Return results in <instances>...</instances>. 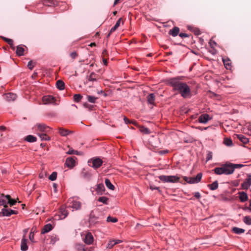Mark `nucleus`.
Segmentation results:
<instances>
[{"mask_svg": "<svg viewBox=\"0 0 251 251\" xmlns=\"http://www.w3.org/2000/svg\"><path fill=\"white\" fill-rule=\"evenodd\" d=\"M251 185V173L248 174L247 178L245 180L244 182L242 184L241 186L243 189H248Z\"/></svg>", "mask_w": 251, "mask_h": 251, "instance_id": "obj_9", "label": "nucleus"}, {"mask_svg": "<svg viewBox=\"0 0 251 251\" xmlns=\"http://www.w3.org/2000/svg\"><path fill=\"white\" fill-rule=\"evenodd\" d=\"M75 249L76 251H89L85 245L80 244H76Z\"/></svg>", "mask_w": 251, "mask_h": 251, "instance_id": "obj_23", "label": "nucleus"}, {"mask_svg": "<svg viewBox=\"0 0 251 251\" xmlns=\"http://www.w3.org/2000/svg\"><path fill=\"white\" fill-rule=\"evenodd\" d=\"M141 130L142 132H143L145 133H146V134L150 133V131L149 129L148 128L145 127H143L141 128Z\"/></svg>", "mask_w": 251, "mask_h": 251, "instance_id": "obj_52", "label": "nucleus"}, {"mask_svg": "<svg viewBox=\"0 0 251 251\" xmlns=\"http://www.w3.org/2000/svg\"><path fill=\"white\" fill-rule=\"evenodd\" d=\"M218 183L217 181H215L212 184H208V187L211 190H215L218 188Z\"/></svg>", "mask_w": 251, "mask_h": 251, "instance_id": "obj_31", "label": "nucleus"}, {"mask_svg": "<svg viewBox=\"0 0 251 251\" xmlns=\"http://www.w3.org/2000/svg\"><path fill=\"white\" fill-rule=\"evenodd\" d=\"M167 152H168V151L167 150H165V151H161L160 152V153L161 154H163L166 153Z\"/></svg>", "mask_w": 251, "mask_h": 251, "instance_id": "obj_64", "label": "nucleus"}, {"mask_svg": "<svg viewBox=\"0 0 251 251\" xmlns=\"http://www.w3.org/2000/svg\"><path fill=\"white\" fill-rule=\"evenodd\" d=\"M245 128H247L248 130V134L249 135H251V123H247L246 125Z\"/></svg>", "mask_w": 251, "mask_h": 251, "instance_id": "obj_49", "label": "nucleus"}, {"mask_svg": "<svg viewBox=\"0 0 251 251\" xmlns=\"http://www.w3.org/2000/svg\"><path fill=\"white\" fill-rule=\"evenodd\" d=\"M237 138L244 144H247L249 141V139L243 135L238 134L237 135Z\"/></svg>", "mask_w": 251, "mask_h": 251, "instance_id": "obj_25", "label": "nucleus"}, {"mask_svg": "<svg viewBox=\"0 0 251 251\" xmlns=\"http://www.w3.org/2000/svg\"><path fill=\"white\" fill-rule=\"evenodd\" d=\"M210 120V118L207 114H201L198 119L199 122L202 124H206Z\"/></svg>", "mask_w": 251, "mask_h": 251, "instance_id": "obj_14", "label": "nucleus"}, {"mask_svg": "<svg viewBox=\"0 0 251 251\" xmlns=\"http://www.w3.org/2000/svg\"><path fill=\"white\" fill-rule=\"evenodd\" d=\"M108 199L106 197H100L98 199V201L104 204H107V201Z\"/></svg>", "mask_w": 251, "mask_h": 251, "instance_id": "obj_44", "label": "nucleus"}, {"mask_svg": "<svg viewBox=\"0 0 251 251\" xmlns=\"http://www.w3.org/2000/svg\"><path fill=\"white\" fill-rule=\"evenodd\" d=\"M57 88L60 90H62L64 89L65 84L64 82L61 80H58L56 83Z\"/></svg>", "mask_w": 251, "mask_h": 251, "instance_id": "obj_30", "label": "nucleus"}, {"mask_svg": "<svg viewBox=\"0 0 251 251\" xmlns=\"http://www.w3.org/2000/svg\"><path fill=\"white\" fill-rule=\"evenodd\" d=\"M6 99L7 101H13L16 100L17 96L12 93H8L5 94Z\"/></svg>", "mask_w": 251, "mask_h": 251, "instance_id": "obj_22", "label": "nucleus"}, {"mask_svg": "<svg viewBox=\"0 0 251 251\" xmlns=\"http://www.w3.org/2000/svg\"><path fill=\"white\" fill-rule=\"evenodd\" d=\"M105 190L104 186L103 184L100 183L97 185V191L98 193H102Z\"/></svg>", "mask_w": 251, "mask_h": 251, "instance_id": "obj_39", "label": "nucleus"}, {"mask_svg": "<svg viewBox=\"0 0 251 251\" xmlns=\"http://www.w3.org/2000/svg\"><path fill=\"white\" fill-rule=\"evenodd\" d=\"M239 198L240 201L242 202L247 201L248 199V196L247 194L244 192H239L238 193Z\"/></svg>", "mask_w": 251, "mask_h": 251, "instance_id": "obj_16", "label": "nucleus"}, {"mask_svg": "<svg viewBox=\"0 0 251 251\" xmlns=\"http://www.w3.org/2000/svg\"><path fill=\"white\" fill-rule=\"evenodd\" d=\"M27 67L31 70L33 69V68L34 67V65H32V61H30L28 62V63L27 64Z\"/></svg>", "mask_w": 251, "mask_h": 251, "instance_id": "obj_55", "label": "nucleus"}, {"mask_svg": "<svg viewBox=\"0 0 251 251\" xmlns=\"http://www.w3.org/2000/svg\"><path fill=\"white\" fill-rule=\"evenodd\" d=\"M57 173L55 172H53L49 176V178L50 180L51 181H54V180H56V179L57 178Z\"/></svg>", "mask_w": 251, "mask_h": 251, "instance_id": "obj_47", "label": "nucleus"}, {"mask_svg": "<svg viewBox=\"0 0 251 251\" xmlns=\"http://www.w3.org/2000/svg\"><path fill=\"white\" fill-rule=\"evenodd\" d=\"M84 243L87 245H91L94 242V237L90 232H88L85 235V238L83 239Z\"/></svg>", "mask_w": 251, "mask_h": 251, "instance_id": "obj_10", "label": "nucleus"}, {"mask_svg": "<svg viewBox=\"0 0 251 251\" xmlns=\"http://www.w3.org/2000/svg\"><path fill=\"white\" fill-rule=\"evenodd\" d=\"M243 222L247 225H251V217L246 216L243 218Z\"/></svg>", "mask_w": 251, "mask_h": 251, "instance_id": "obj_40", "label": "nucleus"}, {"mask_svg": "<svg viewBox=\"0 0 251 251\" xmlns=\"http://www.w3.org/2000/svg\"><path fill=\"white\" fill-rule=\"evenodd\" d=\"M59 133L61 136H66L70 133V131L65 129L59 128Z\"/></svg>", "mask_w": 251, "mask_h": 251, "instance_id": "obj_37", "label": "nucleus"}, {"mask_svg": "<svg viewBox=\"0 0 251 251\" xmlns=\"http://www.w3.org/2000/svg\"><path fill=\"white\" fill-rule=\"evenodd\" d=\"M21 250L22 251H26L28 250L27 240L24 238L21 241Z\"/></svg>", "mask_w": 251, "mask_h": 251, "instance_id": "obj_17", "label": "nucleus"}, {"mask_svg": "<svg viewBox=\"0 0 251 251\" xmlns=\"http://www.w3.org/2000/svg\"><path fill=\"white\" fill-rule=\"evenodd\" d=\"M124 121H125V123L126 124H128L129 123H130V121L129 120V119L127 118H126V117H124Z\"/></svg>", "mask_w": 251, "mask_h": 251, "instance_id": "obj_61", "label": "nucleus"}, {"mask_svg": "<svg viewBox=\"0 0 251 251\" xmlns=\"http://www.w3.org/2000/svg\"><path fill=\"white\" fill-rule=\"evenodd\" d=\"M121 21H122L121 18L118 20V21L116 22L114 26L111 28L110 32H109V34H108V36H107L108 37L110 36V35L111 34V33L114 32L117 29V28L120 26Z\"/></svg>", "mask_w": 251, "mask_h": 251, "instance_id": "obj_19", "label": "nucleus"}, {"mask_svg": "<svg viewBox=\"0 0 251 251\" xmlns=\"http://www.w3.org/2000/svg\"><path fill=\"white\" fill-rule=\"evenodd\" d=\"M25 140L27 142L33 143L37 141V138L33 135H28L25 137Z\"/></svg>", "mask_w": 251, "mask_h": 251, "instance_id": "obj_26", "label": "nucleus"}, {"mask_svg": "<svg viewBox=\"0 0 251 251\" xmlns=\"http://www.w3.org/2000/svg\"><path fill=\"white\" fill-rule=\"evenodd\" d=\"M233 168H232L229 163H226L221 165V167H216L212 171L218 175H229L233 173Z\"/></svg>", "mask_w": 251, "mask_h": 251, "instance_id": "obj_1", "label": "nucleus"}, {"mask_svg": "<svg viewBox=\"0 0 251 251\" xmlns=\"http://www.w3.org/2000/svg\"><path fill=\"white\" fill-rule=\"evenodd\" d=\"M33 128L37 131L48 132L50 128L44 124L38 123L36 124Z\"/></svg>", "mask_w": 251, "mask_h": 251, "instance_id": "obj_7", "label": "nucleus"}, {"mask_svg": "<svg viewBox=\"0 0 251 251\" xmlns=\"http://www.w3.org/2000/svg\"><path fill=\"white\" fill-rule=\"evenodd\" d=\"M123 242L122 240L112 239L110 240L107 245L106 248L108 249H112L115 245Z\"/></svg>", "mask_w": 251, "mask_h": 251, "instance_id": "obj_11", "label": "nucleus"}, {"mask_svg": "<svg viewBox=\"0 0 251 251\" xmlns=\"http://www.w3.org/2000/svg\"><path fill=\"white\" fill-rule=\"evenodd\" d=\"M38 135L40 137L41 141H50V138L45 133H38Z\"/></svg>", "mask_w": 251, "mask_h": 251, "instance_id": "obj_33", "label": "nucleus"}, {"mask_svg": "<svg viewBox=\"0 0 251 251\" xmlns=\"http://www.w3.org/2000/svg\"><path fill=\"white\" fill-rule=\"evenodd\" d=\"M59 239V238L58 236L57 235L53 234L50 236V244L53 245L58 241Z\"/></svg>", "mask_w": 251, "mask_h": 251, "instance_id": "obj_34", "label": "nucleus"}, {"mask_svg": "<svg viewBox=\"0 0 251 251\" xmlns=\"http://www.w3.org/2000/svg\"><path fill=\"white\" fill-rule=\"evenodd\" d=\"M102 164V161L99 158H95L88 161V165L94 169L100 168Z\"/></svg>", "mask_w": 251, "mask_h": 251, "instance_id": "obj_6", "label": "nucleus"}, {"mask_svg": "<svg viewBox=\"0 0 251 251\" xmlns=\"http://www.w3.org/2000/svg\"><path fill=\"white\" fill-rule=\"evenodd\" d=\"M179 32V28L178 27H174L169 31V34L174 37L176 36Z\"/></svg>", "mask_w": 251, "mask_h": 251, "instance_id": "obj_24", "label": "nucleus"}, {"mask_svg": "<svg viewBox=\"0 0 251 251\" xmlns=\"http://www.w3.org/2000/svg\"><path fill=\"white\" fill-rule=\"evenodd\" d=\"M230 166L233 168V172L234 171L235 169L236 168H241L244 166V165L242 164H233L229 163Z\"/></svg>", "mask_w": 251, "mask_h": 251, "instance_id": "obj_45", "label": "nucleus"}, {"mask_svg": "<svg viewBox=\"0 0 251 251\" xmlns=\"http://www.w3.org/2000/svg\"><path fill=\"white\" fill-rule=\"evenodd\" d=\"M87 99L89 102L94 103L96 102V100H97L98 98L89 95L87 96Z\"/></svg>", "mask_w": 251, "mask_h": 251, "instance_id": "obj_41", "label": "nucleus"}, {"mask_svg": "<svg viewBox=\"0 0 251 251\" xmlns=\"http://www.w3.org/2000/svg\"><path fill=\"white\" fill-rule=\"evenodd\" d=\"M52 229V226L50 224H48L44 226L41 231V234H45Z\"/></svg>", "mask_w": 251, "mask_h": 251, "instance_id": "obj_18", "label": "nucleus"}, {"mask_svg": "<svg viewBox=\"0 0 251 251\" xmlns=\"http://www.w3.org/2000/svg\"><path fill=\"white\" fill-rule=\"evenodd\" d=\"M60 212L61 215H60V219H65L68 215V212L66 210V207L62 206L60 209Z\"/></svg>", "mask_w": 251, "mask_h": 251, "instance_id": "obj_15", "label": "nucleus"}, {"mask_svg": "<svg viewBox=\"0 0 251 251\" xmlns=\"http://www.w3.org/2000/svg\"><path fill=\"white\" fill-rule=\"evenodd\" d=\"M68 207L72 208L73 210H77L81 208V202L73 198H70L68 201Z\"/></svg>", "mask_w": 251, "mask_h": 251, "instance_id": "obj_5", "label": "nucleus"}, {"mask_svg": "<svg viewBox=\"0 0 251 251\" xmlns=\"http://www.w3.org/2000/svg\"><path fill=\"white\" fill-rule=\"evenodd\" d=\"M208 127H203H203H200V126H199V127H197V129H200V130H203V129H204V130H206Z\"/></svg>", "mask_w": 251, "mask_h": 251, "instance_id": "obj_63", "label": "nucleus"}, {"mask_svg": "<svg viewBox=\"0 0 251 251\" xmlns=\"http://www.w3.org/2000/svg\"><path fill=\"white\" fill-rule=\"evenodd\" d=\"M245 229L243 228H241L237 227H234L232 228V231L237 234H241L245 232Z\"/></svg>", "mask_w": 251, "mask_h": 251, "instance_id": "obj_32", "label": "nucleus"}, {"mask_svg": "<svg viewBox=\"0 0 251 251\" xmlns=\"http://www.w3.org/2000/svg\"><path fill=\"white\" fill-rule=\"evenodd\" d=\"M155 100V95L154 94H150L148 96V101L151 104H153Z\"/></svg>", "mask_w": 251, "mask_h": 251, "instance_id": "obj_36", "label": "nucleus"}, {"mask_svg": "<svg viewBox=\"0 0 251 251\" xmlns=\"http://www.w3.org/2000/svg\"><path fill=\"white\" fill-rule=\"evenodd\" d=\"M43 4L45 5L51 6L53 5H54V2L53 0H44Z\"/></svg>", "mask_w": 251, "mask_h": 251, "instance_id": "obj_42", "label": "nucleus"}, {"mask_svg": "<svg viewBox=\"0 0 251 251\" xmlns=\"http://www.w3.org/2000/svg\"><path fill=\"white\" fill-rule=\"evenodd\" d=\"M223 61L225 66V67L227 69H230L231 66V61L228 58H223Z\"/></svg>", "mask_w": 251, "mask_h": 251, "instance_id": "obj_28", "label": "nucleus"}, {"mask_svg": "<svg viewBox=\"0 0 251 251\" xmlns=\"http://www.w3.org/2000/svg\"><path fill=\"white\" fill-rule=\"evenodd\" d=\"M3 206L4 208L7 207L5 195L2 194L0 196V206Z\"/></svg>", "mask_w": 251, "mask_h": 251, "instance_id": "obj_21", "label": "nucleus"}, {"mask_svg": "<svg viewBox=\"0 0 251 251\" xmlns=\"http://www.w3.org/2000/svg\"><path fill=\"white\" fill-rule=\"evenodd\" d=\"M43 101L44 104H47L53 103L55 102L54 98L51 96H45L43 97Z\"/></svg>", "mask_w": 251, "mask_h": 251, "instance_id": "obj_13", "label": "nucleus"}, {"mask_svg": "<svg viewBox=\"0 0 251 251\" xmlns=\"http://www.w3.org/2000/svg\"><path fill=\"white\" fill-rule=\"evenodd\" d=\"M180 94L181 97H182L183 98H187L191 97V89L187 84L184 85V87L181 90Z\"/></svg>", "mask_w": 251, "mask_h": 251, "instance_id": "obj_8", "label": "nucleus"}, {"mask_svg": "<svg viewBox=\"0 0 251 251\" xmlns=\"http://www.w3.org/2000/svg\"><path fill=\"white\" fill-rule=\"evenodd\" d=\"M166 83L173 87L174 91H177L179 93L181 90L186 84L185 82H181L179 80L178 78H171L166 80Z\"/></svg>", "mask_w": 251, "mask_h": 251, "instance_id": "obj_2", "label": "nucleus"}, {"mask_svg": "<svg viewBox=\"0 0 251 251\" xmlns=\"http://www.w3.org/2000/svg\"><path fill=\"white\" fill-rule=\"evenodd\" d=\"M106 221L108 222L116 223L118 221V219L115 217H112L109 216L107 218Z\"/></svg>", "mask_w": 251, "mask_h": 251, "instance_id": "obj_48", "label": "nucleus"}, {"mask_svg": "<svg viewBox=\"0 0 251 251\" xmlns=\"http://www.w3.org/2000/svg\"><path fill=\"white\" fill-rule=\"evenodd\" d=\"M4 40L10 45V46H13V41L9 38H4Z\"/></svg>", "mask_w": 251, "mask_h": 251, "instance_id": "obj_53", "label": "nucleus"}, {"mask_svg": "<svg viewBox=\"0 0 251 251\" xmlns=\"http://www.w3.org/2000/svg\"><path fill=\"white\" fill-rule=\"evenodd\" d=\"M212 158V152L208 151L206 155V161L211 160Z\"/></svg>", "mask_w": 251, "mask_h": 251, "instance_id": "obj_51", "label": "nucleus"}, {"mask_svg": "<svg viewBox=\"0 0 251 251\" xmlns=\"http://www.w3.org/2000/svg\"><path fill=\"white\" fill-rule=\"evenodd\" d=\"M96 76H97V75L95 73L92 72L90 74V75L88 76V79L89 81H96V80H97Z\"/></svg>", "mask_w": 251, "mask_h": 251, "instance_id": "obj_38", "label": "nucleus"}, {"mask_svg": "<svg viewBox=\"0 0 251 251\" xmlns=\"http://www.w3.org/2000/svg\"><path fill=\"white\" fill-rule=\"evenodd\" d=\"M17 213V212L15 210H13L12 209L9 210V214H10V216H11V215H13V214H16Z\"/></svg>", "mask_w": 251, "mask_h": 251, "instance_id": "obj_60", "label": "nucleus"}, {"mask_svg": "<svg viewBox=\"0 0 251 251\" xmlns=\"http://www.w3.org/2000/svg\"><path fill=\"white\" fill-rule=\"evenodd\" d=\"M24 48L21 45H19L17 47L16 52L18 55L22 56L24 55Z\"/></svg>", "mask_w": 251, "mask_h": 251, "instance_id": "obj_27", "label": "nucleus"}, {"mask_svg": "<svg viewBox=\"0 0 251 251\" xmlns=\"http://www.w3.org/2000/svg\"><path fill=\"white\" fill-rule=\"evenodd\" d=\"M9 210L6 209L4 207L1 210V211L0 212V215L2 214L4 216H10V214H9Z\"/></svg>", "mask_w": 251, "mask_h": 251, "instance_id": "obj_43", "label": "nucleus"}, {"mask_svg": "<svg viewBox=\"0 0 251 251\" xmlns=\"http://www.w3.org/2000/svg\"><path fill=\"white\" fill-rule=\"evenodd\" d=\"M29 238L31 242H34L33 241V240H34V234H33V233L31 231L29 233Z\"/></svg>", "mask_w": 251, "mask_h": 251, "instance_id": "obj_56", "label": "nucleus"}, {"mask_svg": "<svg viewBox=\"0 0 251 251\" xmlns=\"http://www.w3.org/2000/svg\"><path fill=\"white\" fill-rule=\"evenodd\" d=\"M202 175L201 173L197 174L196 177H187L184 176L183 179L188 183L194 184L198 183L201 181Z\"/></svg>", "mask_w": 251, "mask_h": 251, "instance_id": "obj_4", "label": "nucleus"}, {"mask_svg": "<svg viewBox=\"0 0 251 251\" xmlns=\"http://www.w3.org/2000/svg\"><path fill=\"white\" fill-rule=\"evenodd\" d=\"M6 198L7 204L9 203L10 205H14L16 203V201L11 198V197L9 195H5Z\"/></svg>", "mask_w": 251, "mask_h": 251, "instance_id": "obj_29", "label": "nucleus"}, {"mask_svg": "<svg viewBox=\"0 0 251 251\" xmlns=\"http://www.w3.org/2000/svg\"><path fill=\"white\" fill-rule=\"evenodd\" d=\"M224 143L227 146H231L232 145V141L230 139L226 138L224 140Z\"/></svg>", "mask_w": 251, "mask_h": 251, "instance_id": "obj_50", "label": "nucleus"}, {"mask_svg": "<svg viewBox=\"0 0 251 251\" xmlns=\"http://www.w3.org/2000/svg\"><path fill=\"white\" fill-rule=\"evenodd\" d=\"M179 36L181 38H185L188 37V34L184 33H180L179 34Z\"/></svg>", "mask_w": 251, "mask_h": 251, "instance_id": "obj_57", "label": "nucleus"}, {"mask_svg": "<svg viewBox=\"0 0 251 251\" xmlns=\"http://www.w3.org/2000/svg\"><path fill=\"white\" fill-rule=\"evenodd\" d=\"M75 157H69L66 158L65 164L70 168H73L75 165Z\"/></svg>", "mask_w": 251, "mask_h": 251, "instance_id": "obj_12", "label": "nucleus"}, {"mask_svg": "<svg viewBox=\"0 0 251 251\" xmlns=\"http://www.w3.org/2000/svg\"><path fill=\"white\" fill-rule=\"evenodd\" d=\"M194 196L195 197H196L197 199H200L201 198V194L199 192H195L194 193Z\"/></svg>", "mask_w": 251, "mask_h": 251, "instance_id": "obj_59", "label": "nucleus"}, {"mask_svg": "<svg viewBox=\"0 0 251 251\" xmlns=\"http://www.w3.org/2000/svg\"><path fill=\"white\" fill-rule=\"evenodd\" d=\"M77 56V53L75 52H73L70 54V56L73 58L75 59Z\"/></svg>", "mask_w": 251, "mask_h": 251, "instance_id": "obj_58", "label": "nucleus"}, {"mask_svg": "<svg viewBox=\"0 0 251 251\" xmlns=\"http://www.w3.org/2000/svg\"><path fill=\"white\" fill-rule=\"evenodd\" d=\"M81 176L85 179H89L91 177V174L83 169L81 172Z\"/></svg>", "mask_w": 251, "mask_h": 251, "instance_id": "obj_20", "label": "nucleus"}, {"mask_svg": "<svg viewBox=\"0 0 251 251\" xmlns=\"http://www.w3.org/2000/svg\"><path fill=\"white\" fill-rule=\"evenodd\" d=\"M159 178L163 182L175 183L179 181L180 177L177 176L162 175L159 176Z\"/></svg>", "mask_w": 251, "mask_h": 251, "instance_id": "obj_3", "label": "nucleus"}, {"mask_svg": "<svg viewBox=\"0 0 251 251\" xmlns=\"http://www.w3.org/2000/svg\"><path fill=\"white\" fill-rule=\"evenodd\" d=\"M150 189L152 190H159V188L152 185V186H150Z\"/></svg>", "mask_w": 251, "mask_h": 251, "instance_id": "obj_62", "label": "nucleus"}, {"mask_svg": "<svg viewBox=\"0 0 251 251\" xmlns=\"http://www.w3.org/2000/svg\"><path fill=\"white\" fill-rule=\"evenodd\" d=\"M73 98L75 102H78L81 100L82 96L80 94H75Z\"/></svg>", "mask_w": 251, "mask_h": 251, "instance_id": "obj_46", "label": "nucleus"}, {"mask_svg": "<svg viewBox=\"0 0 251 251\" xmlns=\"http://www.w3.org/2000/svg\"><path fill=\"white\" fill-rule=\"evenodd\" d=\"M67 153L68 154H77V151H75L74 150L70 149L67 152Z\"/></svg>", "mask_w": 251, "mask_h": 251, "instance_id": "obj_54", "label": "nucleus"}, {"mask_svg": "<svg viewBox=\"0 0 251 251\" xmlns=\"http://www.w3.org/2000/svg\"><path fill=\"white\" fill-rule=\"evenodd\" d=\"M105 185L106 186V187L108 189H109L111 190H113L114 189V188H115L114 186L111 183V182L109 179H108V178L105 179Z\"/></svg>", "mask_w": 251, "mask_h": 251, "instance_id": "obj_35", "label": "nucleus"}]
</instances>
